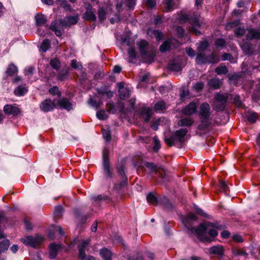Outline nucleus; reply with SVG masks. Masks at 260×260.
Masks as SVG:
<instances>
[{
    "label": "nucleus",
    "mask_w": 260,
    "mask_h": 260,
    "mask_svg": "<svg viewBox=\"0 0 260 260\" xmlns=\"http://www.w3.org/2000/svg\"><path fill=\"white\" fill-rule=\"evenodd\" d=\"M209 228H215L218 230H221L225 228V225L220 224L217 222H206L200 224L197 228H192L191 231L195 232L198 235L199 239L203 242L210 243L211 241V239L206 235V231Z\"/></svg>",
    "instance_id": "obj_1"
},
{
    "label": "nucleus",
    "mask_w": 260,
    "mask_h": 260,
    "mask_svg": "<svg viewBox=\"0 0 260 260\" xmlns=\"http://www.w3.org/2000/svg\"><path fill=\"white\" fill-rule=\"evenodd\" d=\"M188 133L186 128H180L175 131L169 138H165V142L168 146L171 147L177 142L183 143L185 141V136Z\"/></svg>",
    "instance_id": "obj_2"
},
{
    "label": "nucleus",
    "mask_w": 260,
    "mask_h": 260,
    "mask_svg": "<svg viewBox=\"0 0 260 260\" xmlns=\"http://www.w3.org/2000/svg\"><path fill=\"white\" fill-rule=\"evenodd\" d=\"M228 99L229 94L228 93H217L214 99L213 109L217 112L223 111Z\"/></svg>",
    "instance_id": "obj_3"
},
{
    "label": "nucleus",
    "mask_w": 260,
    "mask_h": 260,
    "mask_svg": "<svg viewBox=\"0 0 260 260\" xmlns=\"http://www.w3.org/2000/svg\"><path fill=\"white\" fill-rule=\"evenodd\" d=\"M139 52L142 57L145 59H153L155 56L153 50H148L149 43L145 40H141L137 42Z\"/></svg>",
    "instance_id": "obj_4"
},
{
    "label": "nucleus",
    "mask_w": 260,
    "mask_h": 260,
    "mask_svg": "<svg viewBox=\"0 0 260 260\" xmlns=\"http://www.w3.org/2000/svg\"><path fill=\"white\" fill-rule=\"evenodd\" d=\"M181 19L182 20H188L189 23L191 25L190 28V31L194 33L197 36L201 35V32L198 29H200L202 26V23L200 22V20L197 15H193V16L189 18L187 14L183 15Z\"/></svg>",
    "instance_id": "obj_5"
},
{
    "label": "nucleus",
    "mask_w": 260,
    "mask_h": 260,
    "mask_svg": "<svg viewBox=\"0 0 260 260\" xmlns=\"http://www.w3.org/2000/svg\"><path fill=\"white\" fill-rule=\"evenodd\" d=\"M90 240L87 239L78 245V257L81 260H95L94 257L91 255L87 256L85 253V251H88L90 247Z\"/></svg>",
    "instance_id": "obj_6"
},
{
    "label": "nucleus",
    "mask_w": 260,
    "mask_h": 260,
    "mask_svg": "<svg viewBox=\"0 0 260 260\" xmlns=\"http://www.w3.org/2000/svg\"><path fill=\"white\" fill-rule=\"evenodd\" d=\"M196 61L197 63L201 64L216 63L219 61V58L217 55L213 53L209 55H206L202 52H199L197 55Z\"/></svg>",
    "instance_id": "obj_7"
},
{
    "label": "nucleus",
    "mask_w": 260,
    "mask_h": 260,
    "mask_svg": "<svg viewBox=\"0 0 260 260\" xmlns=\"http://www.w3.org/2000/svg\"><path fill=\"white\" fill-rule=\"evenodd\" d=\"M44 240V239L42 236L37 235L36 236H27L21 238L20 241L26 245L36 247L40 245Z\"/></svg>",
    "instance_id": "obj_8"
},
{
    "label": "nucleus",
    "mask_w": 260,
    "mask_h": 260,
    "mask_svg": "<svg viewBox=\"0 0 260 260\" xmlns=\"http://www.w3.org/2000/svg\"><path fill=\"white\" fill-rule=\"evenodd\" d=\"M109 151L107 148H104L103 151V165L104 172L107 178H111L112 172L110 168Z\"/></svg>",
    "instance_id": "obj_9"
},
{
    "label": "nucleus",
    "mask_w": 260,
    "mask_h": 260,
    "mask_svg": "<svg viewBox=\"0 0 260 260\" xmlns=\"http://www.w3.org/2000/svg\"><path fill=\"white\" fill-rule=\"evenodd\" d=\"M56 101L55 99L53 101L50 99H45L40 104V110L44 112L53 111L57 107Z\"/></svg>",
    "instance_id": "obj_10"
},
{
    "label": "nucleus",
    "mask_w": 260,
    "mask_h": 260,
    "mask_svg": "<svg viewBox=\"0 0 260 260\" xmlns=\"http://www.w3.org/2000/svg\"><path fill=\"white\" fill-rule=\"evenodd\" d=\"M4 112L6 115L17 116L20 113V109L16 104H7L4 107Z\"/></svg>",
    "instance_id": "obj_11"
},
{
    "label": "nucleus",
    "mask_w": 260,
    "mask_h": 260,
    "mask_svg": "<svg viewBox=\"0 0 260 260\" xmlns=\"http://www.w3.org/2000/svg\"><path fill=\"white\" fill-rule=\"evenodd\" d=\"M79 19L78 14L73 16H67L65 19H60L58 20L59 24L62 27H68L76 24Z\"/></svg>",
    "instance_id": "obj_12"
},
{
    "label": "nucleus",
    "mask_w": 260,
    "mask_h": 260,
    "mask_svg": "<svg viewBox=\"0 0 260 260\" xmlns=\"http://www.w3.org/2000/svg\"><path fill=\"white\" fill-rule=\"evenodd\" d=\"M210 107L207 103H202L200 107L199 116L201 119H209L210 116Z\"/></svg>",
    "instance_id": "obj_13"
},
{
    "label": "nucleus",
    "mask_w": 260,
    "mask_h": 260,
    "mask_svg": "<svg viewBox=\"0 0 260 260\" xmlns=\"http://www.w3.org/2000/svg\"><path fill=\"white\" fill-rule=\"evenodd\" d=\"M136 3V0H117L116 2V7L118 11L122 10L123 6L129 9H134Z\"/></svg>",
    "instance_id": "obj_14"
},
{
    "label": "nucleus",
    "mask_w": 260,
    "mask_h": 260,
    "mask_svg": "<svg viewBox=\"0 0 260 260\" xmlns=\"http://www.w3.org/2000/svg\"><path fill=\"white\" fill-rule=\"evenodd\" d=\"M138 113L140 118L144 120L146 122L149 121L152 114V110L150 108L145 107L140 108Z\"/></svg>",
    "instance_id": "obj_15"
},
{
    "label": "nucleus",
    "mask_w": 260,
    "mask_h": 260,
    "mask_svg": "<svg viewBox=\"0 0 260 260\" xmlns=\"http://www.w3.org/2000/svg\"><path fill=\"white\" fill-rule=\"evenodd\" d=\"M118 87L119 96L121 100H124L129 95L130 91L127 87H124L122 82H119L117 84Z\"/></svg>",
    "instance_id": "obj_16"
},
{
    "label": "nucleus",
    "mask_w": 260,
    "mask_h": 260,
    "mask_svg": "<svg viewBox=\"0 0 260 260\" xmlns=\"http://www.w3.org/2000/svg\"><path fill=\"white\" fill-rule=\"evenodd\" d=\"M246 39L251 40L253 39H260V28L253 29L249 28L247 30Z\"/></svg>",
    "instance_id": "obj_17"
},
{
    "label": "nucleus",
    "mask_w": 260,
    "mask_h": 260,
    "mask_svg": "<svg viewBox=\"0 0 260 260\" xmlns=\"http://www.w3.org/2000/svg\"><path fill=\"white\" fill-rule=\"evenodd\" d=\"M56 104L57 106H58L61 109H64L68 111L72 109V103L66 98H63L58 100Z\"/></svg>",
    "instance_id": "obj_18"
},
{
    "label": "nucleus",
    "mask_w": 260,
    "mask_h": 260,
    "mask_svg": "<svg viewBox=\"0 0 260 260\" xmlns=\"http://www.w3.org/2000/svg\"><path fill=\"white\" fill-rule=\"evenodd\" d=\"M197 111V104L194 102H190L182 110V113L186 115H191Z\"/></svg>",
    "instance_id": "obj_19"
},
{
    "label": "nucleus",
    "mask_w": 260,
    "mask_h": 260,
    "mask_svg": "<svg viewBox=\"0 0 260 260\" xmlns=\"http://www.w3.org/2000/svg\"><path fill=\"white\" fill-rule=\"evenodd\" d=\"M147 34L151 37H155L157 41H160L163 39L164 35L161 32L148 28L147 30Z\"/></svg>",
    "instance_id": "obj_20"
},
{
    "label": "nucleus",
    "mask_w": 260,
    "mask_h": 260,
    "mask_svg": "<svg viewBox=\"0 0 260 260\" xmlns=\"http://www.w3.org/2000/svg\"><path fill=\"white\" fill-rule=\"evenodd\" d=\"M194 120L190 117H187L181 119L178 122V125L179 126H190L193 123Z\"/></svg>",
    "instance_id": "obj_21"
},
{
    "label": "nucleus",
    "mask_w": 260,
    "mask_h": 260,
    "mask_svg": "<svg viewBox=\"0 0 260 260\" xmlns=\"http://www.w3.org/2000/svg\"><path fill=\"white\" fill-rule=\"evenodd\" d=\"M28 91L25 84H22L16 87L14 91V94L17 96H22Z\"/></svg>",
    "instance_id": "obj_22"
},
{
    "label": "nucleus",
    "mask_w": 260,
    "mask_h": 260,
    "mask_svg": "<svg viewBox=\"0 0 260 260\" xmlns=\"http://www.w3.org/2000/svg\"><path fill=\"white\" fill-rule=\"evenodd\" d=\"M209 252L211 254L222 255L224 253L223 246L221 245L214 246L209 249Z\"/></svg>",
    "instance_id": "obj_23"
},
{
    "label": "nucleus",
    "mask_w": 260,
    "mask_h": 260,
    "mask_svg": "<svg viewBox=\"0 0 260 260\" xmlns=\"http://www.w3.org/2000/svg\"><path fill=\"white\" fill-rule=\"evenodd\" d=\"M144 165L149 174H156L159 167H157L153 163L145 162Z\"/></svg>",
    "instance_id": "obj_24"
},
{
    "label": "nucleus",
    "mask_w": 260,
    "mask_h": 260,
    "mask_svg": "<svg viewBox=\"0 0 260 260\" xmlns=\"http://www.w3.org/2000/svg\"><path fill=\"white\" fill-rule=\"evenodd\" d=\"M49 257L50 258H54L57 255L59 246L52 243L50 245Z\"/></svg>",
    "instance_id": "obj_25"
},
{
    "label": "nucleus",
    "mask_w": 260,
    "mask_h": 260,
    "mask_svg": "<svg viewBox=\"0 0 260 260\" xmlns=\"http://www.w3.org/2000/svg\"><path fill=\"white\" fill-rule=\"evenodd\" d=\"M221 85V81L218 78H213L208 81V85L213 89L219 88Z\"/></svg>",
    "instance_id": "obj_26"
},
{
    "label": "nucleus",
    "mask_w": 260,
    "mask_h": 260,
    "mask_svg": "<svg viewBox=\"0 0 260 260\" xmlns=\"http://www.w3.org/2000/svg\"><path fill=\"white\" fill-rule=\"evenodd\" d=\"M101 256L105 260H110L112 256L111 251L107 248H103L100 250Z\"/></svg>",
    "instance_id": "obj_27"
},
{
    "label": "nucleus",
    "mask_w": 260,
    "mask_h": 260,
    "mask_svg": "<svg viewBox=\"0 0 260 260\" xmlns=\"http://www.w3.org/2000/svg\"><path fill=\"white\" fill-rule=\"evenodd\" d=\"M35 20L36 25L38 26L43 25L47 21L44 15L41 14H38L36 15Z\"/></svg>",
    "instance_id": "obj_28"
},
{
    "label": "nucleus",
    "mask_w": 260,
    "mask_h": 260,
    "mask_svg": "<svg viewBox=\"0 0 260 260\" xmlns=\"http://www.w3.org/2000/svg\"><path fill=\"white\" fill-rule=\"evenodd\" d=\"M109 200L108 196H103L102 195H99L96 197H93L92 198V200L93 203L95 205L99 206V202L103 201H108Z\"/></svg>",
    "instance_id": "obj_29"
},
{
    "label": "nucleus",
    "mask_w": 260,
    "mask_h": 260,
    "mask_svg": "<svg viewBox=\"0 0 260 260\" xmlns=\"http://www.w3.org/2000/svg\"><path fill=\"white\" fill-rule=\"evenodd\" d=\"M57 24L56 21L52 22L49 26V28L54 31L57 37H60L62 35V31L57 28Z\"/></svg>",
    "instance_id": "obj_30"
},
{
    "label": "nucleus",
    "mask_w": 260,
    "mask_h": 260,
    "mask_svg": "<svg viewBox=\"0 0 260 260\" xmlns=\"http://www.w3.org/2000/svg\"><path fill=\"white\" fill-rule=\"evenodd\" d=\"M49 93L52 95H56L57 98H60L61 96V92L59 90L58 87L56 86H54L52 88H50L48 90Z\"/></svg>",
    "instance_id": "obj_31"
},
{
    "label": "nucleus",
    "mask_w": 260,
    "mask_h": 260,
    "mask_svg": "<svg viewBox=\"0 0 260 260\" xmlns=\"http://www.w3.org/2000/svg\"><path fill=\"white\" fill-rule=\"evenodd\" d=\"M18 72L17 68L14 64H9L6 73L8 75L12 76L16 74Z\"/></svg>",
    "instance_id": "obj_32"
},
{
    "label": "nucleus",
    "mask_w": 260,
    "mask_h": 260,
    "mask_svg": "<svg viewBox=\"0 0 260 260\" xmlns=\"http://www.w3.org/2000/svg\"><path fill=\"white\" fill-rule=\"evenodd\" d=\"M164 7L166 11H171L174 9V3L172 0H165Z\"/></svg>",
    "instance_id": "obj_33"
},
{
    "label": "nucleus",
    "mask_w": 260,
    "mask_h": 260,
    "mask_svg": "<svg viewBox=\"0 0 260 260\" xmlns=\"http://www.w3.org/2000/svg\"><path fill=\"white\" fill-rule=\"evenodd\" d=\"M10 245L9 241L5 239L0 243V253L6 252Z\"/></svg>",
    "instance_id": "obj_34"
},
{
    "label": "nucleus",
    "mask_w": 260,
    "mask_h": 260,
    "mask_svg": "<svg viewBox=\"0 0 260 260\" xmlns=\"http://www.w3.org/2000/svg\"><path fill=\"white\" fill-rule=\"evenodd\" d=\"M84 18L90 21H94L96 19V16L93 12L87 11L84 14Z\"/></svg>",
    "instance_id": "obj_35"
},
{
    "label": "nucleus",
    "mask_w": 260,
    "mask_h": 260,
    "mask_svg": "<svg viewBox=\"0 0 260 260\" xmlns=\"http://www.w3.org/2000/svg\"><path fill=\"white\" fill-rule=\"evenodd\" d=\"M171 40L166 41L160 46L159 50L161 52H165L169 50L171 46Z\"/></svg>",
    "instance_id": "obj_36"
},
{
    "label": "nucleus",
    "mask_w": 260,
    "mask_h": 260,
    "mask_svg": "<svg viewBox=\"0 0 260 260\" xmlns=\"http://www.w3.org/2000/svg\"><path fill=\"white\" fill-rule=\"evenodd\" d=\"M166 109V104L164 101H159L155 104L154 109L156 112H160Z\"/></svg>",
    "instance_id": "obj_37"
},
{
    "label": "nucleus",
    "mask_w": 260,
    "mask_h": 260,
    "mask_svg": "<svg viewBox=\"0 0 260 260\" xmlns=\"http://www.w3.org/2000/svg\"><path fill=\"white\" fill-rule=\"evenodd\" d=\"M63 211V208L61 206H58L55 207L54 211V216L56 219H59L61 216Z\"/></svg>",
    "instance_id": "obj_38"
},
{
    "label": "nucleus",
    "mask_w": 260,
    "mask_h": 260,
    "mask_svg": "<svg viewBox=\"0 0 260 260\" xmlns=\"http://www.w3.org/2000/svg\"><path fill=\"white\" fill-rule=\"evenodd\" d=\"M147 200L150 204L156 205L157 204V199L156 197L152 193H149L147 196Z\"/></svg>",
    "instance_id": "obj_39"
},
{
    "label": "nucleus",
    "mask_w": 260,
    "mask_h": 260,
    "mask_svg": "<svg viewBox=\"0 0 260 260\" xmlns=\"http://www.w3.org/2000/svg\"><path fill=\"white\" fill-rule=\"evenodd\" d=\"M50 64L56 70H58L60 68V62L57 58H53L50 60Z\"/></svg>",
    "instance_id": "obj_40"
},
{
    "label": "nucleus",
    "mask_w": 260,
    "mask_h": 260,
    "mask_svg": "<svg viewBox=\"0 0 260 260\" xmlns=\"http://www.w3.org/2000/svg\"><path fill=\"white\" fill-rule=\"evenodd\" d=\"M169 68L170 70L174 71H180L182 69L180 63L175 62L170 63Z\"/></svg>",
    "instance_id": "obj_41"
},
{
    "label": "nucleus",
    "mask_w": 260,
    "mask_h": 260,
    "mask_svg": "<svg viewBox=\"0 0 260 260\" xmlns=\"http://www.w3.org/2000/svg\"><path fill=\"white\" fill-rule=\"evenodd\" d=\"M257 118L258 115L255 112L249 113L247 116V120L251 123L255 122Z\"/></svg>",
    "instance_id": "obj_42"
},
{
    "label": "nucleus",
    "mask_w": 260,
    "mask_h": 260,
    "mask_svg": "<svg viewBox=\"0 0 260 260\" xmlns=\"http://www.w3.org/2000/svg\"><path fill=\"white\" fill-rule=\"evenodd\" d=\"M215 72L218 75H224L228 72V70L226 66H220L216 68Z\"/></svg>",
    "instance_id": "obj_43"
},
{
    "label": "nucleus",
    "mask_w": 260,
    "mask_h": 260,
    "mask_svg": "<svg viewBox=\"0 0 260 260\" xmlns=\"http://www.w3.org/2000/svg\"><path fill=\"white\" fill-rule=\"evenodd\" d=\"M210 120L201 119V123L199 125L198 128L200 130H205L209 125Z\"/></svg>",
    "instance_id": "obj_44"
},
{
    "label": "nucleus",
    "mask_w": 260,
    "mask_h": 260,
    "mask_svg": "<svg viewBox=\"0 0 260 260\" xmlns=\"http://www.w3.org/2000/svg\"><path fill=\"white\" fill-rule=\"evenodd\" d=\"M98 17L100 21H103L106 18V12L103 8H100L98 10Z\"/></svg>",
    "instance_id": "obj_45"
},
{
    "label": "nucleus",
    "mask_w": 260,
    "mask_h": 260,
    "mask_svg": "<svg viewBox=\"0 0 260 260\" xmlns=\"http://www.w3.org/2000/svg\"><path fill=\"white\" fill-rule=\"evenodd\" d=\"M233 253L236 256H242L247 255V253L243 249L235 248L233 249Z\"/></svg>",
    "instance_id": "obj_46"
},
{
    "label": "nucleus",
    "mask_w": 260,
    "mask_h": 260,
    "mask_svg": "<svg viewBox=\"0 0 260 260\" xmlns=\"http://www.w3.org/2000/svg\"><path fill=\"white\" fill-rule=\"evenodd\" d=\"M209 46V43L207 41H203L200 43L198 47V51L199 52L204 51Z\"/></svg>",
    "instance_id": "obj_47"
},
{
    "label": "nucleus",
    "mask_w": 260,
    "mask_h": 260,
    "mask_svg": "<svg viewBox=\"0 0 260 260\" xmlns=\"http://www.w3.org/2000/svg\"><path fill=\"white\" fill-rule=\"evenodd\" d=\"M50 47V41L48 39L43 41L41 44V48L44 52H46Z\"/></svg>",
    "instance_id": "obj_48"
},
{
    "label": "nucleus",
    "mask_w": 260,
    "mask_h": 260,
    "mask_svg": "<svg viewBox=\"0 0 260 260\" xmlns=\"http://www.w3.org/2000/svg\"><path fill=\"white\" fill-rule=\"evenodd\" d=\"M96 116L100 120H105L108 118V116L106 114L104 110H101L97 112Z\"/></svg>",
    "instance_id": "obj_49"
},
{
    "label": "nucleus",
    "mask_w": 260,
    "mask_h": 260,
    "mask_svg": "<svg viewBox=\"0 0 260 260\" xmlns=\"http://www.w3.org/2000/svg\"><path fill=\"white\" fill-rule=\"evenodd\" d=\"M56 3L58 5L65 9H70V6L67 3L66 0H58Z\"/></svg>",
    "instance_id": "obj_50"
},
{
    "label": "nucleus",
    "mask_w": 260,
    "mask_h": 260,
    "mask_svg": "<svg viewBox=\"0 0 260 260\" xmlns=\"http://www.w3.org/2000/svg\"><path fill=\"white\" fill-rule=\"evenodd\" d=\"M242 48L246 54H251L252 52V50L249 44L248 43H244L242 45Z\"/></svg>",
    "instance_id": "obj_51"
},
{
    "label": "nucleus",
    "mask_w": 260,
    "mask_h": 260,
    "mask_svg": "<svg viewBox=\"0 0 260 260\" xmlns=\"http://www.w3.org/2000/svg\"><path fill=\"white\" fill-rule=\"evenodd\" d=\"M107 111L109 113H115L116 112V109L114 107V104L112 102L108 103L106 105Z\"/></svg>",
    "instance_id": "obj_52"
},
{
    "label": "nucleus",
    "mask_w": 260,
    "mask_h": 260,
    "mask_svg": "<svg viewBox=\"0 0 260 260\" xmlns=\"http://www.w3.org/2000/svg\"><path fill=\"white\" fill-rule=\"evenodd\" d=\"M219 188L221 191L226 192L228 190V187L225 182L223 180H220Z\"/></svg>",
    "instance_id": "obj_53"
},
{
    "label": "nucleus",
    "mask_w": 260,
    "mask_h": 260,
    "mask_svg": "<svg viewBox=\"0 0 260 260\" xmlns=\"http://www.w3.org/2000/svg\"><path fill=\"white\" fill-rule=\"evenodd\" d=\"M71 66L72 68L77 70H81L82 68L81 64L77 62L75 59L72 60Z\"/></svg>",
    "instance_id": "obj_54"
},
{
    "label": "nucleus",
    "mask_w": 260,
    "mask_h": 260,
    "mask_svg": "<svg viewBox=\"0 0 260 260\" xmlns=\"http://www.w3.org/2000/svg\"><path fill=\"white\" fill-rule=\"evenodd\" d=\"M103 137H104V139L106 141H107L108 142L110 141L111 137V135H110L109 130H108V129L103 130Z\"/></svg>",
    "instance_id": "obj_55"
},
{
    "label": "nucleus",
    "mask_w": 260,
    "mask_h": 260,
    "mask_svg": "<svg viewBox=\"0 0 260 260\" xmlns=\"http://www.w3.org/2000/svg\"><path fill=\"white\" fill-rule=\"evenodd\" d=\"M234 32L237 37H241L245 34V31L243 28L238 27L235 29Z\"/></svg>",
    "instance_id": "obj_56"
},
{
    "label": "nucleus",
    "mask_w": 260,
    "mask_h": 260,
    "mask_svg": "<svg viewBox=\"0 0 260 260\" xmlns=\"http://www.w3.org/2000/svg\"><path fill=\"white\" fill-rule=\"evenodd\" d=\"M156 174H158L160 178L164 179L166 178V172L165 170L159 167Z\"/></svg>",
    "instance_id": "obj_57"
},
{
    "label": "nucleus",
    "mask_w": 260,
    "mask_h": 260,
    "mask_svg": "<svg viewBox=\"0 0 260 260\" xmlns=\"http://www.w3.org/2000/svg\"><path fill=\"white\" fill-rule=\"evenodd\" d=\"M215 45L218 47H223L225 45V42L223 39H218L216 40Z\"/></svg>",
    "instance_id": "obj_58"
},
{
    "label": "nucleus",
    "mask_w": 260,
    "mask_h": 260,
    "mask_svg": "<svg viewBox=\"0 0 260 260\" xmlns=\"http://www.w3.org/2000/svg\"><path fill=\"white\" fill-rule=\"evenodd\" d=\"M210 228H209L207 230V231H208L209 235L212 237H216L218 235V232L216 231V230H217V229L215 228H214V229H210Z\"/></svg>",
    "instance_id": "obj_59"
},
{
    "label": "nucleus",
    "mask_w": 260,
    "mask_h": 260,
    "mask_svg": "<svg viewBox=\"0 0 260 260\" xmlns=\"http://www.w3.org/2000/svg\"><path fill=\"white\" fill-rule=\"evenodd\" d=\"M204 87V83L202 82H199L196 83L193 88L194 89L198 91H201Z\"/></svg>",
    "instance_id": "obj_60"
},
{
    "label": "nucleus",
    "mask_w": 260,
    "mask_h": 260,
    "mask_svg": "<svg viewBox=\"0 0 260 260\" xmlns=\"http://www.w3.org/2000/svg\"><path fill=\"white\" fill-rule=\"evenodd\" d=\"M146 5L149 8H153L156 5V2L155 0H146Z\"/></svg>",
    "instance_id": "obj_61"
},
{
    "label": "nucleus",
    "mask_w": 260,
    "mask_h": 260,
    "mask_svg": "<svg viewBox=\"0 0 260 260\" xmlns=\"http://www.w3.org/2000/svg\"><path fill=\"white\" fill-rule=\"evenodd\" d=\"M127 184V180L125 178L119 184L116 185L115 187L118 189H121L122 187L125 186Z\"/></svg>",
    "instance_id": "obj_62"
},
{
    "label": "nucleus",
    "mask_w": 260,
    "mask_h": 260,
    "mask_svg": "<svg viewBox=\"0 0 260 260\" xmlns=\"http://www.w3.org/2000/svg\"><path fill=\"white\" fill-rule=\"evenodd\" d=\"M239 24L238 21H234L228 23L226 25V29H230L235 26H237Z\"/></svg>",
    "instance_id": "obj_63"
},
{
    "label": "nucleus",
    "mask_w": 260,
    "mask_h": 260,
    "mask_svg": "<svg viewBox=\"0 0 260 260\" xmlns=\"http://www.w3.org/2000/svg\"><path fill=\"white\" fill-rule=\"evenodd\" d=\"M128 53L129 57L132 58V59H134L136 58V53L135 49L133 48H131L129 49Z\"/></svg>",
    "instance_id": "obj_64"
}]
</instances>
